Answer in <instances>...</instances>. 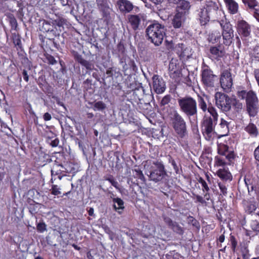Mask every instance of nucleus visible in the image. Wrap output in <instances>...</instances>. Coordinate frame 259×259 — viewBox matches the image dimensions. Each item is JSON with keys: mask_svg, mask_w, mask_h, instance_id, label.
I'll use <instances>...</instances> for the list:
<instances>
[{"mask_svg": "<svg viewBox=\"0 0 259 259\" xmlns=\"http://www.w3.org/2000/svg\"><path fill=\"white\" fill-rule=\"evenodd\" d=\"M149 180L155 183L164 184L168 187V177L163 162L161 160L153 161L148 170Z\"/></svg>", "mask_w": 259, "mask_h": 259, "instance_id": "f257e3e1", "label": "nucleus"}, {"mask_svg": "<svg viewBox=\"0 0 259 259\" xmlns=\"http://www.w3.org/2000/svg\"><path fill=\"white\" fill-rule=\"evenodd\" d=\"M146 34L148 40L155 46H158L163 41L165 35V28L164 25L157 21H154L146 28Z\"/></svg>", "mask_w": 259, "mask_h": 259, "instance_id": "f03ea898", "label": "nucleus"}, {"mask_svg": "<svg viewBox=\"0 0 259 259\" xmlns=\"http://www.w3.org/2000/svg\"><path fill=\"white\" fill-rule=\"evenodd\" d=\"M237 96L241 100L245 99L246 110L250 116L254 117L257 113L258 99L252 91H238Z\"/></svg>", "mask_w": 259, "mask_h": 259, "instance_id": "7ed1b4c3", "label": "nucleus"}, {"mask_svg": "<svg viewBox=\"0 0 259 259\" xmlns=\"http://www.w3.org/2000/svg\"><path fill=\"white\" fill-rule=\"evenodd\" d=\"M171 126L178 137L183 139L188 136L186 122L183 117L176 110L169 114Z\"/></svg>", "mask_w": 259, "mask_h": 259, "instance_id": "20e7f679", "label": "nucleus"}, {"mask_svg": "<svg viewBox=\"0 0 259 259\" xmlns=\"http://www.w3.org/2000/svg\"><path fill=\"white\" fill-rule=\"evenodd\" d=\"M180 110L187 117L196 116L198 112L197 101L190 96L180 97L177 99Z\"/></svg>", "mask_w": 259, "mask_h": 259, "instance_id": "39448f33", "label": "nucleus"}, {"mask_svg": "<svg viewBox=\"0 0 259 259\" xmlns=\"http://www.w3.org/2000/svg\"><path fill=\"white\" fill-rule=\"evenodd\" d=\"M218 120L212 119L210 117L205 116L202 122V132L205 139L209 141L215 134V126Z\"/></svg>", "mask_w": 259, "mask_h": 259, "instance_id": "423d86ee", "label": "nucleus"}, {"mask_svg": "<svg viewBox=\"0 0 259 259\" xmlns=\"http://www.w3.org/2000/svg\"><path fill=\"white\" fill-rule=\"evenodd\" d=\"M215 105L223 112H227L231 109L232 99L227 95L217 92L215 94Z\"/></svg>", "mask_w": 259, "mask_h": 259, "instance_id": "0eeeda50", "label": "nucleus"}, {"mask_svg": "<svg viewBox=\"0 0 259 259\" xmlns=\"http://www.w3.org/2000/svg\"><path fill=\"white\" fill-rule=\"evenodd\" d=\"M207 11L208 15L212 20L220 19L224 17V13L221 8L219 2L212 1H206L204 5Z\"/></svg>", "mask_w": 259, "mask_h": 259, "instance_id": "6e6552de", "label": "nucleus"}, {"mask_svg": "<svg viewBox=\"0 0 259 259\" xmlns=\"http://www.w3.org/2000/svg\"><path fill=\"white\" fill-rule=\"evenodd\" d=\"M119 60V65L121 66V70L125 75L134 74L138 70V67L135 61L128 56H121Z\"/></svg>", "mask_w": 259, "mask_h": 259, "instance_id": "1a4fd4ad", "label": "nucleus"}, {"mask_svg": "<svg viewBox=\"0 0 259 259\" xmlns=\"http://www.w3.org/2000/svg\"><path fill=\"white\" fill-rule=\"evenodd\" d=\"M220 82L221 87L225 92L231 91L233 86V77L230 68L223 70L221 74Z\"/></svg>", "mask_w": 259, "mask_h": 259, "instance_id": "9d476101", "label": "nucleus"}, {"mask_svg": "<svg viewBox=\"0 0 259 259\" xmlns=\"http://www.w3.org/2000/svg\"><path fill=\"white\" fill-rule=\"evenodd\" d=\"M152 86L151 87L156 94H162L166 89L165 82L163 79L157 74H154L152 78Z\"/></svg>", "mask_w": 259, "mask_h": 259, "instance_id": "9b49d317", "label": "nucleus"}, {"mask_svg": "<svg viewBox=\"0 0 259 259\" xmlns=\"http://www.w3.org/2000/svg\"><path fill=\"white\" fill-rule=\"evenodd\" d=\"M40 30L44 32L51 33L53 36L60 35V33L58 32L57 28L53 22H50L45 20H41L40 22Z\"/></svg>", "mask_w": 259, "mask_h": 259, "instance_id": "f8f14e48", "label": "nucleus"}, {"mask_svg": "<svg viewBox=\"0 0 259 259\" xmlns=\"http://www.w3.org/2000/svg\"><path fill=\"white\" fill-rule=\"evenodd\" d=\"M202 81L207 87H213L217 76L212 73L210 69H204L201 74Z\"/></svg>", "mask_w": 259, "mask_h": 259, "instance_id": "ddd939ff", "label": "nucleus"}, {"mask_svg": "<svg viewBox=\"0 0 259 259\" xmlns=\"http://www.w3.org/2000/svg\"><path fill=\"white\" fill-rule=\"evenodd\" d=\"M218 153L225 157L228 162H232L235 158V153L233 151L229 150V147L223 143L218 144Z\"/></svg>", "mask_w": 259, "mask_h": 259, "instance_id": "4468645a", "label": "nucleus"}, {"mask_svg": "<svg viewBox=\"0 0 259 259\" xmlns=\"http://www.w3.org/2000/svg\"><path fill=\"white\" fill-rule=\"evenodd\" d=\"M163 218L165 224L174 232L180 235L184 234V229L178 223L172 221L170 218L166 216H163Z\"/></svg>", "mask_w": 259, "mask_h": 259, "instance_id": "2eb2a0df", "label": "nucleus"}, {"mask_svg": "<svg viewBox=\"0 0 259 259\" xmlns=\"http://www.w3.org/2000/svg\"><path fill=\"white\" fill-rule=\"evenodd\" d=\"M196 14L201 25H206L211 19L205 6L199 7L196 11Z\"/></svg>", "mask_w": 259, "mask_h": 259, "instance_id": "dca6fc26", "label": "nucleus"}, {"mask_svg": "<svg viewBox=\"0 0 259 259\" xmlns=\"http://www.w3.org/2000/svg\"><path fill=\"white\" fill-rule=\"evenodd\" d=\"M145 94V90L141 83L133 90V95L132 100H133L135 103H133L134 105H137L140 103V102L143 101V97Z\"/></svg>", "mask_w": 259, "mask_h": 259, "instance_id": "f3484780", "label": "nucleus"}, {"mask_svg": "<svg viewBox=\"0 0 259 259\" xmlns=\"http://www.w3.org/2000/svg\"><path fill=\"white\" fill-rule=\"evenodd\" d=\"M237 30L238 34L243 37L248 36L251 32L249 25L244 20H240L237 22Z\"/></svg>", "mask_w": 259, "mask_h": 259, "instance_id": "a211bd4d", "label": "nucleus"}, {"mask_svg": "<svg viewBox=\"0 0 259 259\" xmlns=\"http://www.w3.org/2000/svg\"><path fill=\"white\" fill-rule=\"evenodd\" d=\"M229 123L223 118H221L220 123L215 128V134L220 137L227 136L229 133Z\"/></svg>", "mask_w": 259, "mask_h": 259, "instance_id": "6ab92c4d", "label": "nucleus"}, {"mask_svg": "<svg viewBox=\"0 0 259 259\" xmlns=\"http://www.w3.org/2000/svg\"><path fill=\"white\" fill-rule=\"evenodd\" d=\"M144 19V16L141 14L130 15L128 16V22L134 30L138 29L141 20Z\"/></svg>", "mask_w": 259, "mask_h": 259, "instance_id": "aec40b11", "label": "nucleus"}, {"mask_svg": "<svg viewBox=\"0 0 259 259\" xmlns=\"http://www.w3.org/2000/svg\"><path fill=\"white\" fill-rule=\"evenodd\" d=\"M117 7L123 13H129L134 8L132 3L128 0H117Z\"/></svg>", "mask_w": 259, "mask_h": 259, "instance_id": "412c9836", "label": "nucleus"}, {"mask_svg": "<svg viewBox=\"0 0 259 259\" xmlns=\"http://www.w3.org/2000/svg\"><path fill=\"white\" fill-rule=\"evenodd\" d=\"M186 15L182 11H177L174 17L172 24L174 28H179L186 19Z\"/></svg>", "mask_w": 259, "mask_h": 259, "instance_id": "4be33fe9", "label": "nucleus"}, {"mask_svg": "<svg viewBox=\"0 0 259 259\" xmlns=\"http://www.w3.org/2000/svg\"><path fill=\"white\" fill-rule=\"evenodd\" d=\"M39 39L41 40L42 47H45L47 49H51L53 47L58 49L59 45L57 43L54 38H48L46 40V38L42 35H39Z\"/></svg>", "mask_w": 259, "mask_h": 259, "instance_id": "5701e85b", "label": "nucleus"}, {"mask_svg": "<svg viewBox=\"0 0 259 259\" xmlns=\"http://www.w3.org/2000/svg\"><path fill=\"white\" fill-rule=\"evenodd\" d=\"M74 59L78 63L84 66L87 70H92L94 69V64L84 59L82 56L77 53L74 55Z\"/></svg>", "mask_w": 259, "mask_h": 259, "instance_id": "b1692460", "label": "nucleus"}, {"mask_svg": "<svg viewBox=\"0 0 259 259\" xmlns=\"http://www.w3.org/2000/svg\"><path fill=\"white\" fill-rule=\"evenodd\" d=\"M208 100V97L207 95L204 94L203 95H197L198 106L203 112H205L208 110V105L206 103V101Z\"/></svg>", "mask_w": 259, "mask_h": 259, "instance_id": "393cba45", "label": "nucleus"}, {"mask_svg": "<svg viewBox=\"0 0 259 259\" xmlns=\"http://www.w3.org/2000/svg\"><path fill=\"white\" fill-rule=\"evenodd\" d=\"M96 4L99 10L102 12L103 15L106 16L110 9L108 0H96Z\"/></svg>", "mask_w": 259, "mask_h": 259, "instance_id": "a878e982", "label": "nucleus"}, {"mask_svg": "<svg viewBox=\"0 0 259 259\" xmlns=\"http://www.w3.org/2000/svg\"><path fill=\"white\" fill-rule=\"evenodd\" d=\"M177 11H182L187 15L191 8V5L189 1L186 0H180L177 4Z\"/></svg>", "mask_w": 259, "mask_h": 259, "instance_id": "bb28decb", "label": "nucleus"}, {"mask_svg": "<svg viewBox=\"0 0 259 259\" xmlns=\"http://www.w3.org/2000/svg\"><path fill=\"white\" fill-rule=\"evenodd\" d=\"M222 29V34L234 33L232 25L227 20H222L219 21Z\"/></svg>", "mask_w": 259, "mask_h": 259, "instance_id": "cd10ccee", "label": "nucleus"}, {"mask_svg": "<svg viewBox=\"0 0 259 259\" xmlns=\"http://www.w3.org/2000/svg\"><path fill=\"white\" fill-rule=\"evenodd\" d=\"M113 202L114 203L113 205L114 209L118 213L120 214H122L124 209L123 201L120 198H113Z\"/></svg>", "mask_w": 259, "mask_h": 259, "instance_id": "c85d7f7f", "label": "nucleus"}, {"mask_svg": "<svg viewBox=\"0 0 259 259\" xmlns=\"http://www.w3.org/2000/svg\"><path fill=\"white\" fill-rule=\"evenodd\" d=\"M210 53L213 57L219 60L224 55L225 52L223 50L220 49L219 47H211L209 49Z\"/></svg>", "mask_w": 259, "mask_h": 259, "instance_id": "c756f323", "label": "nucleus"}, {"mask_svg": "<svg viewBox=\"0 0 259 259\" xmlns=\"http://www.w3.org/2000/svg\"><path fill=\"white\" fill-rule=\"evenodd\" d=\"M226 7L231 14H236L238 12V5L234 0H224Z\"/></svg>", "mask_w": 259, "mask_h": 259, "instance_id": "7c9ffc66", "label": "nucleus"}, {"mask_svg": "<svg viewBox=\"0 0 259 259\" xmlns=\"http://www.w3.org/2000/svg\"><path fill=\"white\" fill-rule=\"evenodd\" d=\"M51 172L52 176V179L51 181H52V183H53V180L55 176H57L58 179L59 180H61L63 177L66 176L65 174H62L60 170V166L58 164H56L53 166Z\"/></svg>", "mask_w": 259, "mask_h": 259, "instance_id": "2f4dec72", "label": "nucleus"}, {"mask_svg": "<svg viewBox=\"0 0 259 259\" xmlns=\"http://www.w3.org/2000/svg\"><path fill=\"white\" fill-rule=\"evenodd\" d=\"M244 130L252 137H256L258 134V130L255 124L249 123L244 128Z\"/></svg>", "mask_w": 259, "mask_h": 259, "instance_id": "473e14b6", "label": "nucleus"}, {"mask_svg": "<svg viewBox=\"0 0 259 259\" xmlns=\"http://www.w3.org/2000/svg\"><path fill=\"white\" fill-rule=\"evenodd\" d=\"M221 35L219 32L215 31L210 33L208 36L207 40L209 42L215 44L221 38Z\"/></svg>", "mask_w": 259, "mask_h": 259, "instance_id": "72a5a7b5", "label": "nucleus"}, {"mask_svg": "<svg viewBox=\"0 0 259 259\" xmlns=\"http://www.w3.org/2000/svg\"><path fill=\"white\" fill-rule=\"evenodd\" d=\"M223 39V44L229 46L233 42L234 38V33L222 34Z\"/></svg>", "mask_w": 259, "mask_h": 259, "instance_id": "f704fd0d", "label": "nucleus"}, {"mask_svg": "<svg viewBox=\"0 0 259 259\" xmlns=\"http://www.w3.org/2000/svg\"><path fill=\"white\" fill-rule=\"evenodd\" d=\"M218 177L223 180H230L231 177L230 172L225 169H219L217 171Z\"/></svg>", "mask_w": 259, "mask_h": 259, "instance_id": "c9c22d12", "label": "nucleus"}, {"mask_svg": "<svg viewBox=\"0 0 259 259\" xmlns=\"http://www.w3.org/2000/svg\"><path fill=\"white\" fill-rule=\"evenodd\" d=\"M106 105L102 101L95 102L93 104V109L94 111L103 112L106 108Z\"/></svg>", "mask_w": 259, "mask_h": 259, "instance_id": "e433bc0d", "label": "nucleus"}, {"mask_svg": "<svg viewBox=\"0 0 259 259\" xmlns=\"http://www.w3.org/2000/svg\"><path fill=\"white\" fill-rule=\"evenodd\" d=\"M207 111L209 113L210 116L207 117H210L212 119L218 120V114L215 109L211 104H208V108Z\"/></svg>", "mask_w": 259, "mask_h": 259, "instance_id": "4c0bfd02", "label": "nucleus"}, {"mask_svg": "<svg viewBox=\"0 0 259 259\" xmlns=\"http://www.w3.org/2000/svg\"><path fill=\"white\" fill-rule=\"evenodd\" d=\"M245 5L247 6L250 9H254L255 11H258L259 9L256 8L257 6V2L256 0H242Z\"/></svg>", "mask_w": 259, "mask_h": 259, "instance_id": "58836bf2", "label": "nucleus"}, {"mask_svg": "<svg viewBox=\"0 0 259 259\" xmlns=\"http://www.w3.org/2000/svg\"><path fill=\"white\" fill-rule=\"evenodd\" d=\"M117 50L118 51L117 57L120 59V57L124 56H127L125 52V48L124 45L121 42L119 43L117 46Z\"/></svg>", "mask_w": 259, "mask_h": 259, "instance_id": "ea45409f", "label": "nucleus"}, {"mask_svg": "<svg viewBox=\"0 0 259 259\" xmlns=\"http://www.w3.org/2000/svg\"><path fill=\"white\" fill-rule=\"evenodd\" d=\"M250 226L252 230L256 233V235L259 233V222L257 220H252L250 222Z\"/></svg>", "mask_w": 259, "mask_h": 259, "instance_id": "a19ab883", "label": "nucleus"}, {"mask_svg": "<svg viewBox=\"0 0 259 259\" xmlns=\"http://www.w3.org/2000/svg\"><path fill=\"white\" fill-rule=\"evenodd\" d=\"M12 39H13V42L14 44L15 45V46L16 47H18V48L21 49L22 47V46H21V41L20 36L15 33L13 34Z\"/></svg>", "mask_w": 259, "mask_h": 259, "instance_id": "79ce46f5", "label": "nucleus"}, {"mask_svg": "<svg viewBox=\"0 0 259 259\" xmlns=\"http://www.w3.org/2000/svg\"><path fill=\"white\" fill-rule=\"evenodd\" d=\"M232 105L235 108L237 112L240 111L243 108V104L239 100L232 99Z\"/></svg>", "mask_w": 259, "mask_h": 259, "instance_id": "37998d69", "label": "nucleus"}, {"mask_svg": "<svg viewBox=\"0 0 259 259\" xmlns=\"http://www.w3.org/2000/svg\"><path fill=\"white\" fill-rule=\"evenodd\" d=\"M168 162L172 165L175 172L177 174H180V170L175 160L170 155L168 156Z\"/></svg>", "mask_w": 259, "mask_h": 259, "instance_id": "c03bdc74", "label": "nucleus"}, {"mask_svg": "<svg viewBox=\"0 0 259 259\" xmlns=\"http://www.w3.org/2000/svg\"><path fill=\"white\" fill-rule=\"evenodd\" d=\"M218 186L221 191V195L224 196H226L228 193L227 188L225 184L224 183L220 182L218 183Z\"/></svg>", "mask_w": 259, "mask_h": 259, "instance_id": "a18cd8bd", "label": "nucleus"}, {"mask_svg": "<svg viewBox=\"0 0 259 259\" xmlns=\"http://www.w3.org/2000/svg\"><path fill=\"white\" fill-rule=\"evenodd\" d=\"M171 100V96L169 95H166L164 97L162 98L161 99L160 103V107L165 106L166 105H168V104L170 102Z\"/></svg>", "mask_w": 259, "mask_h": 259, "instance_id": "49530a36", "label": "nucleus"}, {"mask_svg": "<svg viewBox=\"0 0 259 259\" xmlns=\"http://www.w3.org/2000/svg\"><path fill=\"white\" fill-rule=\"evenodd\" d=\"M256 209V205L255 203L249 202L246 207V211L248 213H251Z\"/></svg>", "mask_w": 259, "mask_h": 259, "instance_id": "de8ad7c7", "label": "nucleus"}, {"mask_svg": "<svg viewBox=\"0 0 259 259\" xmlns=\"http://www.w3.org/2000/svg\"><path fill=\"white\" fill-rule=\"evenodd\" d=\"M37 231L39 233H43L47 230V225L44 222H39L36 225Z\"/></svg>", "mask_w": 259, "mask_h": 259, "instance_id": "09e8293b", "label": "nucleus"}, {"mask_svg": "<svg viewBox=\"0 0 259 259\" xmlns=\"http://www.w3.org/2000/svg\"><path fill=\"white\" fill-rule=\"evenodd\" d=\"M199 183H200L203 187L202 191L204 192L205 191L206 192H209L210 190L209 187L208 186V185L207 184L205 181L201 177H200L199 179L198 180Z\"/></svg>", "mask_w": 259, "mask_h": 259, "instance_id": "8fccbe9b", "label": "nucleus"}, {"mask_svg": "<svg viewBox=\"0 0 259 259\" xmlns=\"http://www.w3.org/2000/svg\"><path fill=\"white\" fill-rule=\"evenodd\" d=\"M137 105L142 110H149L151 106L150 103H144L143 101L140 102V103L138 104Z\"/></svg>", "mask_w": 259, "mask_h": 259, "instance_id": "3c124183", "label": "nucleus"}, {"mask_svg": "<svg viewBox=\"0 0 259 259\" xmlns=\"http://www.w3.org/2000/svg\"><path fill=\"white\" fill-rule=\"evenodd\" d=\"M9 21L11 27L16 29L17 27V22L16 18L12 15L9 16Z\"/></svg>", "mask_w": 259, "mask_h": 259, "instance_id": "603ef678", "label": "nucleus"}, {"mask_svg": "<svg viewBox=\"0 0 259 259\" xmlns=\"http://www.w3.org/2000/svg\"><path fill=\"white\" fill-rule=\"evenodd\" d=\"M46 59L48 63L50 65H55L57 62L55 58L50 54H47L46 55Z\"/></svg>", "mask_w": 259, "mask_h": 259, "instance_id": "864d4df0", "label": "nucleus"}, {"mask_svg": "<svg viewBox=\"0 0 259 259\" xmlns=\"http://www.w3.org/2000/svg\"><path fill=\"white\" fill-rule=\"evenodd\" d=\"M230 241L231 242V248H232V251L233 252H235L236 251V246L237 245V241L236 240L235 237H234L233 236H231L230 237Z\"/></svg>", "mask_w": 259, "mask_h": 259, "instance_id": "5fc2aeb1", "label": "nucleus"}, {"mask_svg": "<svg viewBox=\"0 0 259 259\" xmlns=\"http://www.w3.org/2000/svg\"><path fill=\"white\" fill-rule=\"evenodd\" d=\"M84 89L88 91L92 88V80L90 79H87L83 82Z\"/></svg>", "mask_w": 259, "mask_h": 259, "instance_id": "6e6d98bb", "label": "nucleus"}, {"mask_svg": "<svg viewBox=\"0 0 259 259\" xmlns=\"http://www.w3.org/2000/svg\"><path fill=\"white\" fill-rule=\"evenodd\" d=\"M60 166V170L62 173V174H69L71 172V170L68 168V164H65V165H63L62 164H59Z\"/></svg>", "mask_w": 259, "mask_h": 259, "instance_id": "4d7b16f0", "label": "nucleus"}, {"mask_svg": "<svg viewBox=\"0 0 259 259\" xmlns=\"http://www.w3.org/2000/svg\"><path fill=\"white\" fill-rule=\"evenodd\" d=\"M188 222L189 224H191L194 227H197L199 224L198 221L192 216H189L188 217Z\"/></svg>", "mask_w": 259, "mask_h": 259, "instance_id": "13d9d810", "label": "nucleus"}, {"mask_svg": "<svg viewBox=\"0 0 259 259\" xmlns=\"http://www.w3.org/2000/svg\"><path fill=\"white\" fill-rule=\"evenodd\" d=\"M66 20L63 18H60L58 20L55 21V25H57L59 27H63L66 24Z\"/></svg>", "mask_w": 259, "mask_h": 259, "instance_id": "bf43d9fd", "label": "nucleus"}, {"mask_svg": "<svg viewBox=\"0 0 259 259\" xmlns=\"http://www.w3.org/2000/svg\"><path fill=\"white\" fill-rule=\"evenodd\" d=\"M51 193L54 195H58L61 194L60 189L57 185H53L51 189Z\"/></svg>", "mask_w": 259, "mask_h": 259, "instance_id": "052dcab7", "label": "nucleus"}, {"mask_svg": "<svg viewBox=\"0 0 259 259\" xmlns=\"http://www.w3.org/2000/svg\"><path fill=\"white\" fill-rule=\"evenodd\" d=\"M189 48H186L184 50L182 51V53L180 54V56L184 58H188L189 56L191 55L190 53H188V51H189Z\"/></svg>", "mask_w": 259, "mask_h": 259, "instance_id": "680f3d73", "label": "nucleus"}, {"mask_svg": "<svg viewBox=\"0 0 259 259\" xmlns=\"http://www.w3.org/2000/svg\"><path fill=\"white\" fill-rule=\"evenodd\" d=\"M176 68V64L172 62H170L169 64V69L170 71V76L171 77L172 71H174V73L176 72V70H175V68Z\"/></svg>", "mask_w": 259, "mask_h": 259, "instance_id": "e2e57ef3", "label": "nucleus"}, {"mask_svg": "<svg viewBox=\"0 0 259 259\" xmlns=\"http://www.w3.org/2000/svg\"><path fill=\"white\" fill-rule=\"evenodd\" d=\"M215 159L220 165H224L227 163V162L225 161V160H226L225 158L215 157Z\"/></svg>", "mask_w": 259, "mask_h": 259, "instance_id": "0e129e2a", "label": "nucleus"}, {"mask_svg": "<svg viewBox=\"0 0 259 259\" xmlns=\"http://www.w3.org/2000/svg\"><path fill=\"white\" fill-rule=\"evenodd\" d=\"M135 171L136 172L137 177L139 179L143 180L145 179L144 176L142 171L140 169H135Z\"/></svg>", "mask_w": 259, "mask_h": 259, "instance_id": "69168bd1", "label": "nucleus"}, {"mask_svg": "<svg viewBox=\"0 0 259 259\" xmlns=\"http://www.w3.org/2000/svg\"><path fill=\"white\" fill-rule=\"evenodd\" d=\"M253 72L257 84L259 87V67L258 68L254 69Z\"/></svg>", "mask_w": 259, "mask_h": 259, "instance_id": "338daca9", "label": "nucleus"}, {"mask_svg": "<svg viewBox=\"0 0 259 259\" xmlns=\"http://www.w3.org/2000/svg\"><path fill=\"white\" fill-rule=\"evenodd\" d=\"M254 156L255 159L259 161V145L254 151Z\"/></svg>", "mask_w": 259, "mask_h": 259, "instance_id": "774afa93", "label": "nucleus"}]
</instances>
